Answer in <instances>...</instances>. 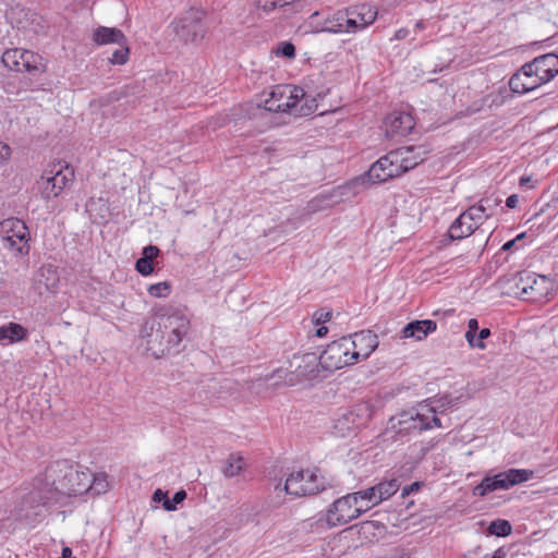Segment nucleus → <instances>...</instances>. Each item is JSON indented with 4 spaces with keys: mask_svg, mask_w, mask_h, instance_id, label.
<instances>
[{
    "mask_svg": "<svg viewBox=\"0 0 558 558\" xmlns=\"http://www.w3.org/2000/svg\"><path fill=\"white\" fill-rule=\"evenodd\" d=\"M190 330V318L178 307H161L155 316L145 322L142 337L146 348L155 357L177 354L181 351L182 340Z\"/></svg>",
    "mask_w": 558,
    "mask_h": 558,
    "instance_id": "obj_1",
    "label": "nucleus"
},
{
    "mask_svg": "<svg viewBox=\"0 0 558 558\" xmlns=\"http://www.w3.org/2000/svg\"><path fill=\"white\" fill-rule=\"evenodd\" d=\"M92 474L81 470L78 465L69 460L51 463L45 472L48 490H56L64 495H77L88 490Z\"/></svg>",
    "mask_w": 558,
    "mask_h": 558,
    "instance_id": "obj_2",
    "label": "nucleus"
},
{
    "mask_svg": "<svg viewBox=\"0 0 558 558\" xmlns=\"http://www.w3.org/2000/svg\"><path fill=\"white\" fill-rule=\"evenodd\" d=\"M290 366L294 371L284 368L276 369L271 375L266 377V380L277 379L275 384H283L293 386L301 379L315 378L322 368L320 356L315 352L304 353L302 355H294L290 362Z\"/></svg>",
    "mask_w": 558,
    "mask_h": 558,
    "instance_id": "obj_3",
    "label": "nucleus"
},
{
    "mask_svg": "<svg viewBox=\"0 0 558 558\" xmlns=\"http://www.w3.org/2000/svg\"><path fill=\"white\" fill-rule=\"evenodd\" d=\"M555 283L546 276L521 272L514 278L513 293L524 301L543 302L554 291Z\"/></svg>",
    "mask_w": 558,
    "mask_h": 558,
    "instance_id": "obj_4",
    "label": "nucleus"
},
{
    "mask_svg": "<svg viewBox=\"0 0 558 558\" xmlns=\"http://www.w3.org/2000/svg\"><path fill=\"white\" fill-rule=\"evenodd\" d=\"M533 471L523 469H509L494 476H485L473 489V495L484 497L497 489H509L510 487L531 480Z\"/></svg>",
    "mask_w": 558,
    "mask_h": 558,
    "instance_id": "obj_5",
    "label": "nucleus"
},
{
    "mask_svg": "<svg viewBox=\"0 0 558 558\" xmlns=\"http://www.w3.org/2000/svg\"><path fill=\"white\" fill-rule=\"evenodd\" d=\"M2 62L11 71L26 72L32 76L46 71L44 58L27 49L13 48L5 50L2 54Z\"/></svg>",
    "mask_w": 558,
    "mask_h": 558,
    "instance_id": "obj_6",
    "label": "nucleus"
},
{
    "mask_svg": "<svg viewBox=\"0 0 558 558\" xmlns=\"http://www.w3.org/2000/svg\"><path fill=\"white\" fill-rule=\"evenodd\" d=\"M0 233L2 234L5 247L12 250L17 255H28L31 233L23 220L14 217L4 219L0 222Z\"/></svg>",
    "mask_w": 558,
    "mask_h": 558,
    "instance_id": "obj_7",
    "label": "nucleus"
},
{
    "mask_svg": "<svg viewBox=\"0 0 558 558\" xmlns=\"http://www.w3.org/2000/svg\"><path fill=\"white\" fill-rule=\"evenodd\" d=\"M74 179V171L69 165L58 162L46 169L37 184L47 199L57 197Z\"/></svg>",
    "mask_w": 558,
    "mask_h": 558,
    "instance_id": "obj_8",
    "label": "nucleus"
},
{
    "mask_svg": "<svg viewBox=\"0 0 558 558\" xmlns=\"http://www.w3.org/2000/svg\"><path fill=\"white\" fill-rule=\"evenodd\" d=\"M264 108L270 112H293L304 89L293 85H277L264 94Z\"/></svg>",
    "mask_w": 558,
    "mask_h": 558,
    "instance_id": "obj_9",
    "label": "nucleus"
},
{
    "mask_svg": "<svg viewBox=\"0 0 558 558\" xmlns=\"http://www.w3.org/2000/svg\"><path fill=\"white\" fill-rule=\"evenodd\" d=\"M205 11L192 8L186 11L175 23L174 33L184 44H197L205 37L206 28L203 24Z\"/></svg>",
    "mask_w": 558,
    "mask_h": 558,
    "instance_id": "obj_10",
    "label": "nucleus"
},
{
    "mask_svg": "<svg viewBox=\"0 0 558 558\" xmlns=\"http://www.w3.org/2000/svg\"><path fill=\"white\" fill-rule=\"evenodd\" d=\"M400 430L422 432L433 427H440V420L436 416V410L429 405H421L416 410L404 411L398 416Z\"/></svg>",
    "mask_w": 558,
    "mask_h": 558,
    "instance_id": "obj_11",
    "label": "nucleus"
},
{
    "mask_svg": "<svg viewBox=\"0 0 558 558\" xmlns=\"http://www.w3.org/2000/svg\"><path fill=\"white\" fill-rule=\"evenodd\" d=\"M351 338L342 337L329 343L322 352V369L335 372L344 366L354 364L351 355Z\"/></svg>",
    "mask_w": 558,
    "mask_h": 558,
    "instance_id": "obj_12",
    "label": "nucleus"
},
{
    "mask_svg": "<svg viewBox=\"0 0 558 558\" xmlns=\"http://www.w3.org/2000/svg\"><path fill=\"white\" fill-rule=\"evenodd\" d=\"M283 489L294 497L314 495L323 489V482L314 470H300L287 477Z\"/></svg>",
    "mask_w": 558,
    "mask_h": 558,
    "instance_id": "obj_13",
    "label": "nucleus"
},
{
    "mask_svg": "<svg viewBox=\"0 0 558 558\" xmlns=\"http://www.w3.org/2000/svg\"><path fill=\"white\" fill-rule=\"evenodd\" d=\"M357 518L356 497L350 494L336 499L326 511L329 527L347 524Z\"/></svg>",
    "mask_w": 558,
    "mask_h": 558,
    "instance_id": "obj_14",
    "label": "nucleus"
},
{
    "mask_svg": "<svg viewBox=\"0 0 558 558\" xmlns=\"http://www.w3.org/2000/svg\"><path fill=\"white\" fill-rule=\"evenodd\" d=\"M59 282L60 276L57 267L44 264L33 276L32 290L39 296H48L57 292Z\"/></svg>",
    "mask_w": 558,
    "mask_h": 558,
    "instance_id": "obj_15",
    "label": "nucleus"
},
{
    "mask_svg": "<svg viewBox=\"0 0 558 558\" xmlns=\"http://www.w3.org/2000/svg\"><path fill=\"white\" fill-rule=\"evenodd\" d=\"M343 14L349 23V33L354 34L373 24L377 16V11L369 4H359L343 9Z\"/></svg>",
    "mask_w": 558,
    "mask_h": 558,
    "instance_id": "obj_16",
    "label": "nucleus"
},
{
    "mask_svg": "<svg viewBox=\"0 0 558 558\" xmlns=\"http://www.w3.org/2000/svg\"><path fill=\"white\" fill-rule=\"evenodd\" d=\"M542 85L543 81H541L529 63L522 65L509 81L510 89L517 94L529 93Z\"/></svg>",
    "mask_w": 558,
    "mask_h": 558,
    "instance_id": "obj_17",
    "label": "nucleus"
},
{
    "mask_svg": "<svg viewBox=\"0 0 558 558\" xmlns=\"http://www.w3.org/2000/svg\"><path fill=\"white\" fill-rule=\"evenodd\" d=\"M351 338V355L354 363L367 359L378 347V338L369 330L355 332Z\"/></svg>",
    "mask_w": 558,
    "mask_h": 558,
    "instance_id": "obj_18",
    "label": "nucleus"
},
{
    "mask_svg": "<svg viewBox=\"0 0 558 558\" xmlns=\"http://www.w3.org/2000/svg\"><path fill=\"white\" fill-rule=\"evenodd\" d=\"M385 132L389 137L405 136L414 128V120L408 112H392L385 119Z\"/></svg>",
    "mask_w": 558,
    "mask_h": 558,
    "instance_id": "obj_19",
    "label": "nucleus"
},
{
    "mask_svg": "<svg viewBox=\"0 0 558 558\" xmlns=\"http://www.w3.org/2000/svg\"><path fill=\"white\" fill-rule=\"evenodd\" d=\"M532 70L543 81V84L549 82L558 74V56L556 53H546L529 62Z\"/></svg>",
    "mask_w": 558,
    "mask_h": 558,
    "instance_id": "obj_20",
    "label": "nucleus"
},
{
    "mask_svg": "<svg viewBox=\"0 0 558 558\" xmlns=\"http://www.w3.org/2000/svg\"><path fill=\"white\" fill-rule=\"evenodd\" d=\"M407 150L395 149L385 155L384 166L387 167V173L390 179L397 178L411 170V166L414 163L407 159Z\"/></svg>",
    "mask_w": 558,
    "mask_h": 558,
    "instance_id": "obj_21",
    "label": "nucleus"
},
{
    "mask_svg": "<svg viewBox=\"0 0 558 558\" xmlns=\"http://www.w3.org/2000/svg\"><path fill=\"white\" fill-rule=\"evenodd\" d=\"M437 329V324L430 319L414 320L405 325L402 329L401 338H413L417 341L425 339L429 333Z\"/></svg>",
    "mask_w": 558,
    "mask_h": 558,
    "instance_id": "obj_22",
    "label": "nucleus"
},
{
    "mask_svg": "<svg viewBox=\"0 0 558 558\" xmlns=\"http://www.w3.org/2000/svg\"><path fill=\"white\" fill-rule=\"evenodd\" d=\"M477 225L471 220V217L463 211L450 226L449 236L452 240H461L471 235L476 229Z\"/></svg>",
    "mask_w": 558,
    "mask_h": 558,
    "instance_id": "obj_23",
    "label": "nucleus"
},
{
    "mask_svg": "<svg viewBox=\"0 0 558 558\" xmlns=\"http://www.w3.org/2000/svg\"><path fill=\"white\" fill-rule=\"evenodd\" d=\"M93 40L99 46L109 44L123 45L126 41V37L119 28L99 26L93 33Z\"/></svg>",
    "mask_w": 558,
    "mask_h": 558,
    "instance_id": "obj_24",
    "label": "nucleus"
},
{
    "mask_svg": "<svg viewBox=\"0 0 558 558\" xmlns=\"http://www.w3.org/2000/svg\"><path fill=\"white\" fill-rule=\"evenodd\" d=\"M344 19L345 14H343V10H338L325 19L324 24L316 31V33L324 32L330 34H350V28L345 25L349 23V21Z\"/></svg>",
    "mask_w": 558,
    "mask_h": 558,
    "instance_id": "obj_25",
    "label": "nucleus"
},
{
    "mask_svg": "<svg viewBox=\"0 0 558 558\" xmlns=\"http://www.w3.org/2000/svg\"><path fill=\"white\" fill-rule=\"evenodd\" d=\"M362 424L363 422L357 411L349 410L336 421L335 427L344 435L345 432L350 433Z\"/></svg>",
    "mask_w": 558,
    "mask_h": 558,
    "instance_id": "obj_26",
    "label": "nucleus"
},
{
    "mask_svg": "<svg viewBox=\"0 0 558 558\" xmlns=\"http://www.w3.org/2000/svg\"><path fill=\"white\" fill-rule=\"evenodd\" d=\"M27 330L20 324L10 323L0 327V342L8 340L9 343L26 339Z\"/></svg>",
    "mask_w": 558,
    "mask_h": 558,
    "instance_id": "obj_27",
    "label": "nucleus"
},
{
    "mask_svg": "<svg viewBox=\"0 0 558 558\" xmlns=\"http://www.w3.org/2000/svg\"><path fill=\"white\" fill-rule=\"evenodd\" d=\"M245 468L244 458L239 453H231L223 462L221 472L227 478H232L240 475Z\"/></svg>",
    "mask_w": 558,
    "mask_h": 558,
    "instance_id": "obj_28",
    "label": "nucleus"
},
{
    "mask_svg": "<svg viewBox=\"0 0 558 558\" xmlns=\"http://www.w3.org/2000/svg\"><path fill=\"white\" fill-rule=\"evenodd\" d=\"M390 178L387 173V167L384 166V158H379L372 165L367 172V181L372 184L388 181Z\"/></svg>",
    "mask_w": 558,
    "mask_h": 558,
    "instance_id": "obj_29",
    "label": "nucleus"
},
{
    "mask_svg": "<svg viewBox=\"0 0 558 558\" xmlns=\"http://www.w3.org/2000/svg\"><path fill=\"white\" fill-rule=\"evenodd\" d=\"M374 487L378 494L380 502H383L384 500H387L388 498L393 496L399 490L400 484L397 480L392 478L388 481H383L375 485Z\"/></svg>",
    "mask_w": 558,
    "mask_h": 558,
    "instance_id": "obj_30",
    "label": "nucleus"
},
{
    "mask_svg": "<svg viewBox=\"0 0 558 558\" xmlns=\"http://www.w3.org/2000/svg\"><path fill=\"white\" fill-rule=\"evenodd\" d=\"M111 484L107 473L101 472L93 475V480L89 478L88 490L94 492L97 495L105 494L109 490Z\"/></svg>",
    "mask_w": 558,
    "mask_h": 558,
    "instance_id": "obj_31",
    "label": "nucleus"
},
{
    "mask_svg": "<svg viewBox=\"0 0 558 558\" xmlns=\"http://www.w3.org/2000/svg\"><path fill=\"white\" fill-rule=\"evenodd\" d=\"M490 202L488 198H482L478 204L470 206L465 211L471 217L477 227H480L484 220L490 217V213L483 211V203Z\"/></svg>",
    "mask_w": 558,
    "mask_h": 558,
    "instance_id": "obj_32",
    "label": "nucleus"
},
{
    "mask_svg": "<svg viewBox=\"0 0 558 558\" xmlns=\"http://www.w3.org/2000/svg\"><path fill=\"white\" fill-rule=\"evenodd\" d=\"M317 109L316 99L307 96L304 93V97L299 100V104L295 106V110H293V114L295 116H310Z\"/></svg>",
    "mask_w": 558,
    "mask_h": 558,
    "instance_id": "obj_33",
    "label": "nucleus"
},
{
    "mask_svg": "<svg viewBox=\"0 0 558 558\" xmlns=\"http://www.w3.org/2000/svg\"><path fill=\"white\" fill-rule=\"evenodd\" d=\"M399 149L407 150V159L414 162L411 166V169L415 168L417 165H420L424 159L426 155V149L423 146H405L400 147Z\"/></svg>",
    "mask_w": 558,
    "mask_h": 558,
    "instance_id": "obj_34",
    "label": "nucleus"
},
{
    "mask_svg": "<svg viewBox=\"0 0 558 558\" xmlns=\"http://www.w3.org/2000/svg\"><path fill=\"white\" fill-rule=\"evenodd\" d=\"M119 46H120V48L114 50L112 56L109 58V62L113 65L125 64L129 60L130 50H129V46H128V40L125 41V44L119 45Z\"/></svg>",
    "mask_w": 558,
    "mask_h": 558,
    "instance_id": "obj_35",
    "label": "nucleus"
},
{
    "mask_svg": "<svg viewBox=\"0 0 558 558\" xmlns=\"http://www.w3.org/2000/svg\"><path fill=\"white\" fill-rule=\"evenodd\" d=\"M511 530V524L507 520H495L489 525V532L497 536H507Z\"/></svg>",
    "mask_w": 558,
    "mask_h": 558,
    "instance_id": "obj_36",
    "label": "nucleus"
},
{
    "mask_svg": "<svg viewBox=\"0 0 558 558\" xmlns=\"http://www.w3.org/2000/svg\"><path fill=\"white\" fill-rule=\"evenodd\" d=\"M356 493L359 494V498L364 499L366 502V506H368L371 508L380 504V499H379L378 494L374 486L363 489V490H359Z\"/></svg>",
    "mask_w": 558,
    "mask_h": 558,
    "instance_id": "obj_37",
    "label": "nucleus"
},
{
    "mask_svg": "<svg viewBox=\"0 0 558 558\" xmlns=\"http://www.w3.org/2000/svg\"><path fill=\"white\" fill-rule=\"evenodd\" d=\"M186 498V492L183 489L178 490L173 498L170 500L166 499L162 504V507L167 511H173L177 509V505L181 504Z\"/></svg>",
    "mask_w": 558,
    "mask_h": 558,
    "instance_id": "obj_38",
    "label": "nucleus"
},
{
    "mask_svg": "<svg viewBox=\"0 0 558 558\" xmlns=\"http://www.w3.org/2000/svg\"><path fill=\"white\" fill-rule=\"evenodd\" d=\"M148 292L151 296L155 298H165L170 293V284L168 282H159L156 284H151L148 288Z\"/></svg>",
    "mask_w": 558,
    "mask_h": 558,
    "instance_id": "obj_39",
    "label": "nucleus"
},
{
    "mask_svg": "<svg viewBox=\"0 0 558 558\" xmlns=\"http://www.w3.org/2000/svg\"><path fill=\"white\" fill-rule=\"evenodd\" d=\"M276 53L287 57L288 59H293L295 57V47L289 41H282L278 45Z\"/></svg>",
    "mask_w": 558,
    "mask_h": 558,
    "instance_id": "obj_40",
    "label": "nucleus"
},
{
    "mask_svg": "<svg viewBox=\"0 0 558 558\" xmlns=\"http://www.w3.org/2000/svg\"><path fill=\"white\" fill-rule=\"evenodd\" d=\"M135 268L143 276H148L154 271L153 263L143 257L136 260Z\"/></svg>",
    "mask_w": 558,
    "mask_h": 558,
    "instance_id": "obj_41",
    "label": "nucleus"
},
{
    "mask_svg": "<svg viewBox=\"0 0 558 558\" xmlns=\"http://www.w3.org/2000/svg\"><path fill=\"white\" fill-rule=\"evenodd\" d=\"M256 7H257V9L263 10L265 13H269V12L278 9L276 0H257Z\"/></svg>",
    "mask_w": 558,
    "mask_h": 558,
    "instance_id": "obj_42",
    "label": "nucleus"
},
{
    "mask_svg": "<svg viewBox=\"0 0 558 558\" xmlns=\"http://www.w3.org/2000/svg\"><path fill=\"white\" fill-rule=\"evenodd\" d=\"M159 253L160 250L157 246L148 245L143 248L142 257L153 263V259L156 258Z\"/></svg>",
    "mask_w": 558,
    "mask_h": 558,
    "instance_id": "obj_43",
    "label": "nucleus"
},
{
    "mask_svg": "<svg viewBox=\"0 0 558 558\" xmlns=\"http://www.w3.org/2000/svg\"><path fill=\"white\" fill-rule=\"evenodd\" d=\"M475 335H476V332L471 331V330H468V331L465 332V339H466V341L469 342V344H470L471 347H473V348H477V349H481V350L485 349V347H486V345H485V343H484V342L475 341V339H476V338H475Z\"/></svg>",
    "mask_w": 558,
    "mask_h": 558,
    "instance_id": "obj_44",
    "label": "nucleus"
},
{
    "mask_svg": "<svg viewBox=\"0 0 558 558\" xmlns=\"http://www.w3.org/2000/svg\"><path fill=\"white\" fill-rule=\"evenodd\" d=\"M331 316V312L319 311L314 314L313 320L315 322L316 325H320L329 322Z\"/></svg>",
    "mask_w": 558,
    "mask_h": 558,
    "instance_id": "obj_45",
    "label": "nucleus"
},
{
    "mask_svg": "<svg viewBox=\"0 0 558 558\" xmlns=\"http://www.w3.org/2000/svg\"><path fill=\"white\" fill-rule=\"evenodd\" d=\"M11 155V149L8 145L0 143V167L3 166Z\"/></svg>",
    "mask_w": 558,
    "mask_h": 558,
    "instance_id": "obj_46",
    "label": "nucleus"
},
{
    "mask_svg": "<svg viewBox=\"0 0 558 558\" xmlns=\"http://www.w3.org/2000/svg\"><path fill=\"white\" fill-rule=\"evenodd\" d=\"M350 495H353L356 497V508H357L359 517L361 514H363L364 512L368 511L369 509H372L371 507L366 506V502L364 499L359 498V494L356 492L351 493Z\"/></svg>",
    "mask_w": 558,
    "mask_h": 558,
    "instance_id": "obj_47",
    "label": "nucleus"
},
{
    "mask_svg": "<svg viewBox=\"0 0 558 558\" xmlns=\"http://www.w3.org/2000/svg\"><path fill=\"white\" fill-rule=\"evenodd\" d=\"M166 499H168L167 492H163L162 489L158 488L153 494V500L155 502H163Z\"/></svg>",
    "mask_w": 558,
    "mask_h": 558,
    "instance_id": "obj_48",
    "label": "nucleus"
},
{
    "mask_svg": "<svg viewBox=\"0 0 558 558\" xmlns=\"http://www.w3.org/2000/svg\"><path fill=\"white\" fill-rule=\"evenodd\" d=\"M420 488V483L414 482L411 485H408L402 488V497L409 496L413 492H416Z\"/></svg>",
    "mask_w": 558,
    "mask_h": 558,
    "instance_id": "obj_49",
    "label": "nucleus"
},
{
    "mask_svg": "<svg viewBox=\"0 0 558 558\" xmlns=\"http://www.w3.org/2000/svg\"><path fill=\"white\" fill-rule=\"evenodd\" d=\"M523 236H524V233H521V234H519L515 239H513V240H510V241L506 242V243L501 246V250H502V251H509V250H511V248L514 246L515 242H517L518 240H521Z\"/></svg>",
    "mask_w": 558,
    "mask_h": 558,
    "instance_id": "obj_50",
    "label": "nucleus"
},
{
    "mask_svg": "<svg viewBox=\"0 0 558 558\" xmlns=\"http://www.w3.org/2000/svg\"><path fill=\"white\" fill-rule=\"evenodd\" d=\"M409 35L408 28H400L395 33L393 39L396 40H402Z\"/></svg>",
    "mask_w": 558,
    "mask_h": 558,
    "instance_id": "obj_51",
    "label": "nucleus"
},
{
    "mask_svg": "<svg viewBox=\"0 0 558 558\" xmlns=\"http://www.w3.org/2000/svg\"><path fill=\"white\" fill-rule=\"evenodd\" d=\"M518 195L512 194L506 199V206L508 208H514L518 204Z\"/></svg>",
    "mask_w": 558,
    "mask_h": 558,
    "instance_id": "obj_52",
    "label": "nucleus"
},
{
    "mask_svg": "<svg viewBox=\"0 0 558 558\" xmlns=\"http://www.w3.org/2000/svg\"><path fill=\"white\" fill-rule=\"evenodd\" d=\"M490 336V330L488 328H483L482 330H480L478 335H477V338L475 339V341H481L483 342L485 339H487L488 337Z\"/></svg>",
    "mask_w": 558,
    "mask_h": 558,
    "instance_id": "obj_53",
    "label": "nucleus"
},
{
    "mask_svg": "<svg viewBox=\"0 0 558 558\" xmlns=\"http://www.w3.org/2000/svg\"><path fill=\"white\" fill-rule=\"evenodd\" d=\"M383 558H409V556L402 549H396L390 556H385Z\"/></svg>",
    "mask_w": 558,
    "mask_h": 558,
    "instance_id": "obj_54",
    "label": "nucleus"
},
{
    "mask_svg": "<svg viewBox=\"0 0 558 558\" xmlns=\"http://www.w3.org/2000/svg\"><path fill=\"white\" fill-rule=\"evenodd\" d=\"M520 186L522 187H532L531 183H532V177L531 175H523L520 178Z\"/></svg>",
    "mask_w": 558,
    "mask_h": 558,
    "instance_id": "obj_55",
    "label": "nucleus"
},
{
    "mask_svg": "<svg viewBox=\"0 0 558 558\" xmlns=\"http://www.w3.org/2000/svg\"><path fill=\"white\" fill-rule=\"evenodd\" d=\"M478 329V322L475 318H471L468 323V330L476 332Z\"/></svg>",
    "mask_w": 558,
    "mask_h": 558,
    "instance_id": "obj_56",
    "label": "nucleus"
},
{
    "mask_svg": "<svg viewBox=\"0 0 558 558\" xmlns=\"http://www.w3.org/2000/svg\"><path fill=\"white\" fill-rule=\"evenodd\" d=\"M61 558H75L72 555V549L70 547H63Z\"/></svg>",
    "mask_w": 558,
    "mask_h": 558,
    "instance_id": "obj_57",
    "label": "nucleus"
},
{
    "mask_svg": "<svg viewBox=\"0 0 558 558\" xmlns=\"http://www.w3.org/2000/svg\"><path fill=\"white\" fill-rule=\"evenodd\" d=\"M350 190V185L347 186H338L337 190H335V193L338 194V196H343L347 194V191Z\"/></svg>",
    "mask_w": 558,
    "mask_h": 558,
    "instance_id": "obj_58",
    "label": "nucleus"
},
{
    "mask_svg": "<svg viewBox=\"0 0 558 558\" xmlns=\"http://www.w3.org/2000/svg\"><path fill=\"white\" fill-rule=\"evenodd\" d=\"M327 332H328L327 327H325V326H320V327H318V328H317V330H316V336H317V337H324Z\"/></svg>",
    "mask_w": 558,
    "mask_h": 558,
    "instance_id": "obj_59",
    "label": "nucleus"
},
{
    "mask_svg": "<svg viewBox=\"0 0 558 558\" xmlns=\"http://www.w3.org/2000/svg\"><path fill=\"white\" fill-rule=\"evenodd\" d=\"M505 557H506L505 551L501 548H499L495 551V554L490 558H505Z\"/></svg>",
    "mask_w": 558,
    "mask_h": 558,
    "instance_id": "obj_60",
    "label": "nucleus"
},
{
    "mask_svg": "<svg viewBox=\"0 0 558 558\" xmlns=\"http://www.w3.org/2000/svg\"><path fill=\"white\" fill-rule=\"evenodd\" d=\"M505 557H506L505 551L501 548H499L495 551V554L490 558H505Z\"/></svg>",
    "mask_w": 558,
    "mask_h": 558,
    "instance_id": "obj_61",
    "label": "nucleus"
},
{
    "mask_svg": "<svg viewBox=\"0 0 558 558\" xmlns=\"http://www.w3.org/2000/svg\"><path fill=\"white\" fill-rule=\"evenodd\" d=\"M415 28H416V29H423V28H424V22H423V21H418V22L415 24Z\"/></svg>",
    "mask_w": 558,
    "mask_h": 558,
    "instance_id": "obj_62",
    "label": "nucleus"
},
{
    "mask_svg": "<svg viewBox=\"0 0 558 558\" xmlns=\"http://www.w3.org/2000/svg\"><path fill=\"white\" fill-rule=\"evenodd\" d=\"M489 207H490L489 202L488 203H483V211L484 213H488Z\"/></svg>",
    "mask_w": 558,
    "mask_h": 558,
    "instance_id": "obj_63",
    "label": "nucleus"
},
{
    "mask_svg": "<svg viewBox=\"0 0 558 558\" xmlns=\"http://www.w3.org/2000/svg\"><path fill=\"white\" fill-rule=\"evenodd\" d=\"M318 16V12H315L312 17Z\"/></svg>",
    "mask_w": 558,
    "mask_h": 558,
    "instance_id": "obj_64",
    "label": "nucleus"
}]
</instances>
